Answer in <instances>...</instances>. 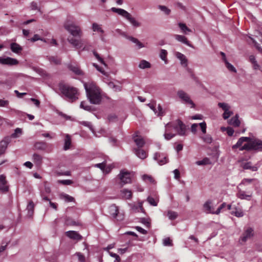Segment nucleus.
<instances>
[{"instance_id":"nucleus-36","label":"nucleus","mask_w":262,"mask_h":262,"mask_svg":"<svg viewBox=\"0 0 262 262\" xmlns=\"http://www.w3.org/2000/svg\"><path fill=\"white\" fill-rule=\"evenodd\" d=\"M138 67L141 69H148L151 67V64L145 60H142L140 62Z\"/></svg>"},{"instance_id":"nucleus-6","label":"nucleus","mask_w":262,"mask_h":262,"mask_svg":"<svg viewBox=\"0 0 262 262\" xmlns=\"http://www.w3.org/2000/svg\"><path fill=\"white\" fill-rule=\"evenodd\" d=\"M177 95L185 104H190L191 108L195 106V104L192 100L190 99L188 94L183 90H179L177 92Z\"/></svg>"},{"instance_id":"nucleus-42","label":"nucleus","mask_w":262,"mask_h":262,"mask_svg":"<svg viewBox=\"0 0 262 262\" xmlns=\"http://www.w3.org/2000/svg\"><path fill=\"white\" fill-rule=\"evenodd\" d=\"M92 29L94 32L97 31L101 33H104L103 30L100 27V25L95 23L92 24Z\"/></svg>"},{"instance_id":"nucleus-61","label":"nucleus","mask_w":262,"mask_h":262,"mask_svg":"<svg viewBox=\"0 0 262 262\" xmlns=\"http://www.w3.org/2000/svg\"><path fill=\"white\" fill-rule=\"evenodd\" d=\"M9 101L7 100L0 99V107H7Z\"/></svg>"},{"instance_id":"nucleus-44","label":"nucleus","mask_w":262,"mask_h":262,"mask_svg":"<svg viewBox=\"0 0 262 262\" xmlns=\"http://www.w3.org/2000/svg\"><path fill=\"white\" fill-rule=\"evenodd\" d=\"M61 198L65 200L67 202H73L74 200V198L67 194L62 193L61 194Z\"/></svg>"},{"instance_id":"nucleus-20","label":"nucleus","mask_w":262,"mask_h":262,"mask_svg":"<svg viewBox=\"0 0 262 262\" xmlns=\"http://www.w3.org/2000/svg\"><path fill=\"white\" fill-rule=\"evenodd\" d=\"M34 147L35 150H45L47 148V144L45 142L38 141L34 143Z\"/></svg>"},{"instance_id":"nucleus-47","label":"nucleus","mask_w":262,"mask_h":262,"mask_svg":"<svg viewBox=\"0 0 262 262\" xmlns=\"http://www.w3.org/2000/svg\"><path fill=\"white\" fill-rule=\"evenodd\" d=\"M225 64H226V66L227 68L230 71H231V72H234V73L236 72V70L235 69V68L233 67V65H232L231 63H230L227 61V60H225Z\"/></svg>"},{"instance_id":"nucleus-8","label":"nucleus","mask_w":262,"mask_h":262,"mask_svg":"<svg viewBox=\"0 0 262 262\" xmlns=\"http://www.w3.org/2000/svg\"><path fill=\"white\" fill-rule=\"evenodd\" d=\"M154 159L156 160L159 165H163L168 162L167 155L163 153L156 152L154 156Z\"/></svg>"},{"instance_id":"nucleus-63","label":"nucleus","mask_w":262,"mask_h":262,"mask_svg":"<svg viewBox=\"0 0 262 262\" xmlns=\"http://www.w3.org/2000/svg\"><path fill=\"white\" fill-rule=\"evenodd\" d=\"M43 191L47 194H49L51 192L50 187L47 185V182L44 183V190Z\"/></svg>"},{"instance_id":"nucleus-55","label":"nucleus","mask_w":262,"mask_h":262,"mask_svg":"<svg viewBox=\"0 0 262 262\" xmlns=\"http://www.w3.org/2000/svg\"><path fill=\"white\" fill-rule=\"evenodd\" d=\"M253 43L254 44V47L256 48V49L260 53L262 54V48L260 46L259 44H258L255 40H254L253 38H251Z\"/></svg>"},{"instance_id":"nucleus-17","label":"nucleus","mask_w":262,"mask_h":262,"mask_svg":"<svg viewBox=\"0 0 262 262\" xmlns=\"http://www.w3.org/2000/svg\"><path fill=\"white\" fill-rule=\"evenodd\" d=\"M259 165L258 164L252 166L251 162H248L243 164L242 167L244 169H250L252 171H256L258 170Z\"/></svg>"},{"instance_id":"nucleus-53","label":"nucleus","mask_w":262,"mask_h":262,"mask_svg":"<svg viewBox=\"0 0 262 262\" xmlns=\"http://www.w3.org/2000/svg\"><path fill=\"white\" fill-rule=\"evenodd\" d=\"M80 124L83 126L88 127L93 132H94L93 125H92L91 122L88 121H82L80 122Z\"/></svg>"},{"instance_id":"nucleus-24","label":"nucleus","mask_w":262,"mask_h":262,"mask_svg":"<svg viewBox=\"0 0 262 262\" xmlns=\"http://www.w3.org/2000/svg\"><path fill=\"white\" fill-rule=\"evenodd\" d=\"M125 18L129 21V23L134 27H139L141 26V24L137 21L135 18L133 17L130 13L128 14L126 16Z\"/></svg>"},{"instance_id":"nucleus-29","label":"nucleus","mask_w":262,"mask_h":262,"mask_svg":"<svg viewBox=\"0 0 262 262\" xmlns=\"http://www.w3.org/2000/svg\"><path fill=\"white\" fill-rule=\"evenodd\" d=\"M111 11L113 12L117 13L118 14L121 15L124 18L126 17L127 15L128 14V12L126 10L121 9V8H117L115 7H113L111 9Z\"/></svg>"},{"instance_id":"nucleus-50","label":"nucleus","mask_w":262,"mask_h":262,"mask_svg":"<svg viewBox=\"0 0 262 262\" xmlns=\"http://www.w3.org/2000/svg\"><path fill=\"white\" fill-rule=\"evenodd\" d=\"M22 133V130L21 128H16L15 130H14V133H13L12 135H11V137L12 138H17L18 137V134L19 135H21Z\"/></svg>"},{"instance_id":"nucleus-64","label":"nucleus","mask_w":262,"mask_h":262,"mask_svg":"<svg viewBox=\"0 0 262 262\" xmlns=\"http://www.w3.org/2000/svg\"><path fill=\"white\" fill-rule=\"evenodd\" d=\"M47 193H46L43 191L40 190V195L42 198V200L45 201H50V199L46 196Z\"/></svg>"},{"instance_id":"nucleus-40","label":"nucleus","mask_w":262,"mask_h":262,"mask_svg":"<svg viewBox=\"0 0 262 262\" xmlns=\"http://www.w3.org/2000/svg\"><path fill=\"white\" fill-rule=\"evenodd\" d=\"M178 26L179 27V28H180V29L182 30V31L185 33V34H187V32H191V30L188 28L186 25L184 24V23H179L178 24Z\"/></svg>"},{"instance_id":"nucleus-62","label":"nucleus","mask_w":262,"mask_h":262,"mask_svg":"<svg viewBox=\"0 0 262 262\" xmlns=\"http://www.w3.org/2000/svg\"><path fill=\"white\" fill-rule=\"evenodd\" d=\"M142 179L144 181L148 180L151 183H153L154 182V180L152 177L150 176H148L147 174H144L142 176Z\"/></svg>"},{"instance_id":"nucleus-49","label":"nucleus","mask_w":262,"mask_h":262,"mask_svg":"<svg viewBox=\"0 0 262 262\" xmlns=\"http://www.w3.org/2000/svg\"><path fill=\"white\" fill-rule=\"evenodd\" d=\"M244 142V141L243 138L241 137L240 138L238 139L237 143L235 145H233L232 148L235 149L238 147H241Z\"/></svg>"},{"instance_id":"nucleus-34","label":"nucleus","mask_w":262,"mask_h":262,"mask_svg":"<svg viewBox=\"0 0 262 262\" xmlns=\"http://www.w3.org/2000/svg\"><path fill=\"white\" fill-rule=\"evenodd\" d=\"M48 60L55 64H60L61 62V58L57 56H49L48 57Z\"/></svg>"},{"instance_id":"nucleus-51","label":"nucleus","mask_w":262,"mask_h":262,"mask_svg":"<svg viewBox=\"0 0 262 262\" xmlns=\"http://www.w3.org/2000/svg\"><path fill=\"white\" fill-rule=\"evenodd\" d=\"M108 85L110 88L114 89L115 91L120 92L121 91V87L119 85H115L114 83L111 82L108 83Z\"/></svg>"},{"instance_id":"nucleus-48","label":"nucleus","mask_w":262,"mask_h":262,"mask_svg":"<svg viewBox=\"0 0 262 262\" xmlns=\"http://www.w3.org/2000/svg\"><path fill=\"white\" fill-rule=\"evenodd\" d=\"M218 106L220 108H222L224 111H227L230 108V107L227 103L224 102H219L218 103Z\"/></svg>"},{"instance_id":"nucleus-37","label":"nucleus","mask_w":262,"mask_h":262,"mask_svg":"<svg viewBox=\"0 0 262 262\" xmlns=\"http://www.w3.org/2000/svg\"><path fill=\"white\" fill-rule=\"evenodd\" d=\"M65 224L67 226H77L79 223L69 217H66L65 219Z\"/></svg>"},{"instance_id":"nucleus-13","label":"nucleus","mask_w":262,"mask_h":262,"mask_svg":"<svg viewBox=\"0 0 262 262\" xmlns=\"http://www.w3.org/2000/svg\"><path fill=\"white\" fill-rule=\"evenodd\" d=\"M66 235L70 238L77 241H80L82 239V236L75 231H67Z\"/></svg>"},{"instance_id":"nucleus-16","label":"nucleus","mask_w":262,"mask_h":262,"mask_svg":"<svg viewBox=\"0 0 262 262\" xmlns=\"http://www.w3.org/2000/svg\"><path fill=\"white\" fill-rule=\"evenodd\" d=\"M252 196V193L250 194H246L245 191L239 189L238 188V192L236 193V196L242 200H246L250 201Z\"/></svg>"},{"instance_id":"nucleus-60","label":"nucleus","mask_w":262,"mask_h":262,"mask_svg":"<svg viewBox=\"0 0 262 262\" xmlns=\"http://www.w3.org/2000/svg\"><path fill=\"white\" fill-rule=\"evenodd\" d=\"M167 54V52L166 50L162 49L161 50V52H160V58H161V59L163 60H165L166 58Z\"/></svg>"},{"instance_id":"nucleus-52","label":"nucleus","mask_w":262,"mask_h":262,"mask_svg":"<svg viewBox=\"0 0 262 262\" xmlns=\"http://www.w3.org/2000/svg\"><path fill=\"white\" fill-rule=\"evenodd\" d=\"M93 54L101 63L103 64L105 67L106 66V64L105 63L103 59L99 56V55L96 51H93Z\"/></svg>"},{"instance_id":"nucleus-38","label":"nucleus","mask_w":262,"mask_h":262,"mask_svg":"<svg viewBox=\"0 0 262 262\" xmlns=\"http://www.w3.org/2000/svg\"><path fill=\"white\" fill-rule=\"evenodd\" d=\"M198 165H206L211 164V162L208 158H205L202 160L196 162Z\"/></svg>"},{"instance_id":"nucleus-41","label":"nucleus","mask_w":262,"mask_h":262,"mask_svg":"<svg viewBox=\"0 0 262 262\" xmlns=\"http://www.w3.org/2000/svg\"><path fill=\"white\" fill-rule=\"evenodd\" d=\"M167 215L170 220H174L178 216L177 212L171 210L168 211Z\"/></svg>"},{"instance_id":"nucleus-35","label":"nucleus","mask_w":262,"mask_h":262,"mask_svg":"<svg viewBox=\"0 0 262 262\" xmlns=\"http://www.w3.org/2000/svg\"><path fill=\"white\" fill-rule=\"evenodd\" d=\"M253 141H252L250 143H248L245 144L244 146H241L239 148L241 151H243L244 150L247 151L254 150V147H253Z\"/></svg>"},{"instance_id":"nucleus-22","label":"nucleus","mask_w":262,"mask_h":262,"mask_svg":"<svg viewBox=\"0 0 262 262\" xmlns=\"http://www.w3.org/2000/svg\"><path fill=\"white\" fill-rule=\"evenodd\" d=\"M134 151L136 156L141 159H144L147 157L145 151L140 148H134Z\"/></svg>"},{"instance_id":"nucleus-25","label":"nucleus","mask_w":262,"mask_h":262,"mask_svg":"<svg viewBox=\"0 0 262 262\" xmlns=\"http://www.w3.org/2000/svg\"><path fill=\"white\" fill-rule=\"evenodd\" d=\"M176 56L181 61V63L182 65H184V66H187V59L184 54L180 52H177L176 53Z\"/></svg>"},{"instance_id":"nucleus-43","label":"nucleus","mask_w":262,"mask_h":262,"mask_svg":"<svg viewBox=\"0 0 262 262\" xmlns=\"http://www.w3.org/2000/svg\"><path fill=\"white\" fill-rule=\"evenodd\" d=\"M203 141L207 144H211L213 141L212 138L210 135H205L201 137Z\"/></svg>"},{"instance_id":"nucleus-2","label":"nucleus","mask_w":262,"mask_h":262,"mask_svg":"<svg viewBox=\"0 0 262 262\" xmlns=\"http://www.w3.org/2000/svg\"><path fill=\"white\" fill-rule=\"evenodd\" d=\"M83 85L90 103L94 104H100L102 100L100 89L93 82H83Z\"/></svg>"},{"instance_id":"nucleus-58","label":"nucleus","mask_w":262,"mask_h":262,"mask_svg":"<svg viewBox=\"0 0 262 262\" xmlns=\"http://www.w3.org/2000/svg\"><path fill=\"white\" fill-rule=\"evenodd\" d=\"M232 114L233 112L232 111H230L229 110H228L227 111H224V113L223 114V117L225 120H226Z\"/></svg>"},{"instance_id":"nucleus-39","label":"nucleus","mask_w":262,"mask_h":262,"mask_svg":"<svg viewBox=\"0 0 262 262\" xmlns=\"http://www.w3.org/2000/svg\"><path fill=\"white\" fill-rule=\"evenodd\" d=\"M233 208L235 209V211H232L231 212V214L238 217L244 216V212L241 209H238L236 207Z\"/></svg>"},{"instance_id":"nucleus-59","label":"nucleus","mask_w":262,"mask_h":262,"mask_svg":"<svg viewBox=\"0 0 262 262\" xmlns=\"http://www.w3.org/2000/svg\"><path fill=\"white\" fill-rule=\"evenodd\" d=\"M58 182L64 185H69L73 183V182L71 180H59Z\"/></svg>"},{"instance_id":"nucleus-27","label":"nucleus","mask_w":262,"mask_h":262,"mask_svg":"<svg viewBox=\"0 0 262 262\" xmlns=\"http://www.w3.org/2000/svg\"><path fill=\"white\" fill-rule=\"evenodd\" d=\"M33 162L37 166H40L42 163V157L37 154H34L32 156Z\"/></svg>"},{"instance_id":"nucleus-30","label":"nucleus","mask_w":262,"mask_h":262,"mask_svg":"<svg viewBox=\"0 0 262 262\" xmlns=\"http://www.w3.org/2000/svg\"><path fill=\"white\" fill-rule=\"evenodd\" d=\"M121 194L122 198L125 199L129 200L132 198V192L128 189H123L121 190Z\"/></svg>"},{"instance_id":"nucleus-7","label":"nucleus","mask_w":262,"mask_h":262,"mask_svg":"<svg viewBox=\"0 0 262 262\" xmlns=\"http://www.w3.org/2000/svg\"><path fill=\"white\" fill-rule=\"evenodd\" d=\"M68 42L71 43L76 49H80L82 48L85 42L84 39L75 38L74 37H69L68 38Z\"/></svg>"},{"instance_id":"nucleus-46","label":"nucleus","mask_w":262,"mask_h":262,"mask_svg":"<svg viewBox=\"0 0 262 262\" xmlns=\"http://www.w3.org/2000/svg\"><path fill=\"white\" fill-rule=\"evenodd\" d=\"M158 8L166 15H169L170 13L171 10L165 6L159 5Z\"/></svg>"},{"instance_id":"nucleus-57","label":"nucleus","mask_w":262,"mask_h":262,"mask_svg":"<svg viewBox=\"0 0 262 262\" xmlns=\"http://www.w3.org/2000/svg\"><path fill=\"white\" fill-rule=\"evenodd\" d=\"M157 115L159 117L163 116L164 114V111H163V108L160 104H158V110H157Z\"/></svg>"},{"instance_id":"nucleus-32","label":"nucleus","mask_w":262,"mask_h":262,"mask_svg":"<svg viewBox=\"0 0 262 262\" xmlns=\"http://www.w3.org/2000/svg\"><path fill=\"white\" fill-rule=\"evenodd\" d=\"M126 38L131 41L132 42L136 43V45L138 47L139 49L143 48L144 46L142 42H141L137 38L130 36H126Z\"/></svg>"},{"instance_id":"nucleus-15","label":"nucleus","mask_w":262,"mask_h":262,"mask_svg":"<svg viewBox=\"0 0 262 262\" xmlns=\"http://www.w3.org/2000/svg\"><path fill=\"white\" fill-rule=\"evenodd\" d=\"M68 67L70 70L77 75L82 76L84 75L83 71L77 65L70 64L68 65Z\"/></svg>"},{"instance_id":"nucleus-28","label":"nucleus","mask_w":262,"mask_h":262,"mask_svg":"<svg viewBox=\"0 0 262 262\" xmlns=\"http://www.w3.org/2000/svg\"><path fill=\"white\" fill-rule=\"evenodd\" d=\"M238 114H236V115L231 118L229 121V123L234 127H238L241 124V121L238 119Z\"/></svg>"},{"instance_id":"nucleus-21","label":"nucleus","mask_w":262,"mask_h":262,"mask_svg":"<svg viewBox=\"0 0 262 262\" xmlns=\"http://www.w3.org/2000/svg\"><path fill=\"white\" fill-rule=\"evenodd\" d=\"M204 209L205 212L207 213L215 214L214 209L211 206V201H206L203 205Z\"/></svg>"},{"instance_id":"nucleus-12","label":"nucleus","mask_w":262,"mask_h":262,"mask_svg":"<svg viewBox=\"0 0 262 262\" xmlns=\"http://www.w3.org/2000/svg\"><path fill=\"white\" fill-rule=\"evenodd\" d=\"M11 141V137H6L0 142V156L5 153L8 145L10 143Z\"/></svg>"},{"instance_id":"nucleus-11","label":"nucleus","mask_w":262,"mask_h":262,"mask_svg":"<svg viewBox=\"0 0 262 262\" xmlns=\"http://www.w3.org/2000/svg\"><path fill=\"white\" fill-rule=\"evenodd\" d=\"M9 190V186L7 184V181L6 176L4 174L0 175V191L3 193H6Z\"/></svg>"},{"instance_id":"nucleus-10","label":"nucleus","mask_w":262,"mask_h":262,"mask_svg":"<svg viewBox=\"0 0 262 262\" xmlns=\"http://www.w3.org/2000/svg\"><path fill=\"white\" fill-rule=\"evenodd\" d=\"M0 63L12 66L18 64V61L16 59L9 57L6 58L0 57Z\"/></svg>"},{"instance_id":"nucleus-23","label":"nucleus","mask_w":262,"mask_h":262,"mask_svg":"<svg viewBox=\"0 0 262 262\" xmlns=\"http://www.w3.org/2000/svg\"><path fill=\"white\" fill-rule=\"evenodd\" d=\"M253 141V147L254 150L261 151L262 150V141L258 139H254Z\"/></svg>"},{"instance_id":"nucleus-5","label":"nucleus","mask_w":262,"mask_h":262,"mask_svg":"<svg viewBox=\"0 0 262 262\" xmlns=\"http://www.w3.org/2000/svg\"><path fill=\"white\" fill-rule=\"evenodd\" d=\"M117 177L120 180L121 187L125 184L131 183L132 182L130 172L125 170H121Z\"/></svg>"},{"instance_id":"nucleus-56","label":"nucleus","mask_w":262,"mask_h":262,"mask_svg":"<svg viewBox=\"0 0 262 262\" xmlns=\"http://www.w3.org/2000/svg\"><path fill=\"white\" fill-rule=\"evenodd\" d=\"M147 201L151 205L153 206H157V203L152 197L148 196L147 199Z\"/></svg>"},{"instance_id":"nucleus-3","label":"nucleus","mask_w":262,"mask_h":262,"mask_svg":"<svg viewBox=\"0 0 262 262\" xmlns=\"http://www.w3.org/2000/svg\"><path fill=\"white\" fill-rule=\"evenodd\" d=\"M166 132L170 130L169 128H173L179 135L186 136V127L185 124L180 119L176 120L174 122H168L165 125Z\"/></svg>"},{"instance_id":"nucleus-14","label":"nucleus","mask_w":262,"mask_h":262,"mask_svg":"<svg viewBox=\"0 0 262 262\" xmlns=\"http://www.w3.org/2000/svg\"><path fill=\"white\" fill-rule=\"evenodd\" d=\"M253 235V229L251 227H249L243 234V236L241 237V239L243 242H246L248 239L252 237Z\"/></svg>"},{"instance_id":"nucleus-45","label":"nucleus","mask_w":262,"mask_h":262,"mask_svg":"<svg viewBox=\"0 0 262 262\" xmlns=\"http://www.w3.org/2000/svg\"><path fill=\"white\" fill-rule=\"evenodd\" d=\"M80 106L81 108L84 109L85 111L92 112L93 111L92 107L90 105H85V102L82 101L80 103Z\"/></svg>"},{"instance_id":"nucleus-1","label":"nucleus","mask_w":262,"mask_h":262,"mask_svg":"<svg viewBox=\"0 0 262 262\" xmlns=\"http://www.w3.org/2000/svg\"><path fill=\"white\" fill-rule=\"evenodd\" d=\"M57 87L58 90L54 89L55 92L68 101L73 102L78 99V90L76 88L63 82H59Z\"/></svg>"},{"instance_id":"nucleus-33","label":"nucleus","mask_w":262,"mask_h":262,"mask_svg":"<svg viewBox=\"0 0 262 262\" xmlns=\"http://www.w3.org/2000/svg\"><path fill=\"white\" fill-rule=\"evenodd\" d=\"M71 145V139L69 135H67L64 139V144L63 146V149L67 150L69 149Z\"/></svg>"},{"instance_id":"nucleus-18","label":"nucleus","mask_w":262,"mask_h":262,"mask_svg":"<svg viewBox=\"0 0 262 262\" xmlns=\"http://www.w3.org/2000/svg\"><path fill=\"white\" fill-rule=\"evenodd\" d=\"M174 38L178 41L183 42L191 48H194L193 46L189 42L185 36L181 35H175Z\"/></svg>"},{"instance_id":"nucleus-9","label":"nucleus","mask_w":262,"mask_h":262,"mask_svg":"<svg viewBox=\"0 0 262 262\" xmlns=\"http://www.w3.org/2000/svg\"><path fill=\"white\" fill-rule=\"evenodd\" d=\"M108 212L114 219H116L117 216H118L119 218L117 219V220L121 221L123 219V217L119 214V209L118 207L115 204H112L109 206L108 208Z\"/></svg>"},{"instance_id":"nucleus-54","label":"nucleus","mask_w":262,"mask_h":262,"mask_svg":"<svg viewBox=\"0 0 262 262\" xmlns=\"http://www.w3.org/2000/svg\"><path fill=\"white\" fill-rule=\"evenodd\" d=\"M163 244L165 246H171L172 245V241L169 237L165 238L163 241Z\"/></svg>"},{"instance_id":"nucleus-4","label":"nucleus","mask_w":262,"mask_h":262,"mask_svg":"<svg viewBox=\"0 0 262 262\" xmlns=\"http://www.w3.org/2000/svg\"><path fill=\"white\" fill-rule=\"evenodd\" d=\"M64 28L72 35L73 36V37H78L80 38L82 35V32L80 28L78 26H76L73 23H66L64 24Z\"/></svg>"},{"instance_id":"nucleus-26","label":"nucleus","mask_w":262,"mask_h":262,"mask_svg":"<svg viewBox=\"0 0 262 262\" xmlns=\"http://www.w3.org/2000/svg\"><path fill=\"white\" fill-rule=\"evenodd\" d=\"M10 49L13 52L16 54L20 53L23 50L22 47L15 42H13L10 44Z\"/></svg>"},{"instance_id":"nucleus-31","label":"nucleus","mask_w":262,"mask_h":262,"mask_svg":"<svg viewBox=\"0 0 262 262\" xmlns=\"http://www.w3.org/2000/svg\"><path fill=\"white\" fill-rule=\"evenodd\" d=\"M34 204L33 201H31L29 202L27 207V210H28V216L29 217H31L34 213Z\"/></svg>"},{"instance_id":"nucleus-19","label":"nucleus","mask_w":262,"mask_h":262,"mask_svg":"<svg viewBox=\"0 0 262 262\" xmlns=\"http://www.w3.org/2000/svg\"><path fill=\"white\" fill-rule=\"evenodd\" d=\"M133 138L134 141L135 142L136 144L138 147V148H141L144 145L145 142L143 138H142L141 136L134 135Z\"/></svg>"}]
</instances>
